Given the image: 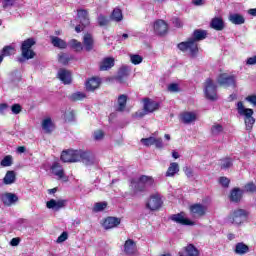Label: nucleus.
<instances>
[{
	"label": "nucleus",
	"mask_w": 256,
	"mask_h": 256,
	"mask_svg": "<svg viewBox=\"0 0 256 256\" xmlns=\"http://www.w3.org/2000/svg\"><path fill=\"white\" fill-rule=\"evenodd\" d=\"M138 179H139V180L144 184V186H146V187H151V185H153V183L155 182V181L153 180V177H151V176H145V175H143V176H140Z\"/></svg>",
	"instance_id": "41"
},
{
	"label": "nucleus",
	"mask_w": 256,
	"mask_h": 256,
	"mask_svg": "<svg viewBox=\"0 0 256 256\" xmlns=\"http://www.w3.org/2000/svg\"><path fill=\"white\" fill-rule=\"evenodd\" d=\"M112 21H116V23H120L123 21V12L119 8H115L111 14Z\"/></svg>",
	"instance_id": "38"
},
{
	"label": "nucleus",
	"mask_w": 256,
	"mask_h": 256,
	"mask_svg": "<svg viewBox=\"0 0 256 256\" xmlns=\"http://www.w3.org/2000/svg\"><path fill=\"white\" fill-rule=\"evenodd\" d=\"M51 44L58 49H67V42L57 36H50Z\"/></svg>",
	"instance_id": "28"
},
{
	"label": "nucleus",
	"mask_w": 256,
	"mask_h": 256,
	"mask_svg": "<svg viewBox=\"0 0 256 256\" xmlns=\"http://www.w3.org/2000/svg\"><path fill=\"white\" fill-rule=\"evenodd\" d=\"M1 199H2V203H4V205H7L8 207L13 205V203H17V201H19V198L17 197V195L13 193L3 194Z\"/></svg>",
	"instance_id": "23"
},
{
	"label": "nucleus",
	"mask_w": 256,
	"mask_h": 256,
	"mask_svg": "<svg viewBox=\"0 0 256 256\" xmlns=\"http://www.w3.org/2000/svg\"><path fill=\"white\" fill-rule=\"evenodd\" d=\"M217 82L222 87H233L235 86V76H231L228 74H220L217 78Z\"/></svg>",
	"instance_id": "13"
},
{
	"label": "nucleus",
	"mask_w": 256,
	"mask_h": 256,
	"mask_svg": "<svg viewBox=\"0 0 256 256\" xmlns=\"http://www.w3.org/2000/svg\"><path fill=\"white\" fill-rule=\"evenodd\" d=\"M113 67H115V58L113 57L104 58L99 65L100 71H109Z\"/></svg>",
	"instance_id": "21"
},
{
	"label": "nucleus",
	"mask_w": 256,
	"mask_h": 256,
	"mask_svg": "<svg viewBox=\"0 0 256 256\" xmlns=\"http://www.w3.org/2000/svg\"><path fill=\"white\" fill-rule=\"evenodd\" d=\"M161 205H163V200L159 194L150 196L148 202L146 203V207L147 209H150V211H157L158 209H161Z\"/></svg>",
	"instance_id": "10"
},
{
	"label": "nucleus",
	"mask_w": 256,
	"mask_h": 256,
	"mask_svg": "<svg viewBox=\"0 0 256 256\" xmlns=\"http://www.w3.org/2000/svg\"><path fill=\"white\" fill-rule=\"evenodd\" d=\"M63 119L66 123H71L75 121V111L71 108L65 110L63 114Z\"/></svg>",
	"instance_id": "37"
},
{
	"label": "nucleus",
	"mask_w": 256,
	"mask_h": 256,
	"mask_svg": "<svg viewBox=\"0 0 256 256\" xmlns=\"http://www.w3.org/2000/svg\"><path fill=\"white\" fill-rule=\"evenodd\" d=\"M171 221H174V223H178L179 225H188L193 226L195 225V222L187 218V215L185 212H180L178 214H173L170 217Z\"/></svg>",
	"instance_id": "11"
},
{
	"label": "nucleus",
	"mask_w": 256,
	"mask_h": 256,
	"mask_svg": "<svg viewBox=\"0 0 256 256\" xmlns=\"http://www.w3.org/2000/svg\"><path fill=\"white\" fill-rule=\"evenodd\" d=\"M241 197H243V190L240 188H234L230 194V201L234 203H239L241 201Z\"/></svg>",
	"instance_id": "31"
},
{
	"label": "nucleus",
	"mask_w": 256,
	"mask_h": 256,
	"mask_svg": "<svg viewBox=\"0 0 256 256\" xmlns=\"http://www.w3.org/2000/svg\"><path fill=\"white\" fill-rule=\"evenodd\" d=\"M15 5V0H3L2 7L3 9H8V7H13Z\"/></svg>",
	"instance_id": "57"
},
{
	"label": "nucleus",
	"mask_w": 256,
	"mask_h": 256,
	"mask_svg": "<svg viewBox=\"0 0 256 256\" xmlns=\"http://www.w3.org/2000/svg\"><path fill=\"white\" fill-rule=\"evenodd\" d=\"M17 181V174L13 170H9L6 172L3 183L4 185H13Z\"/></svg>",
	"instance_id": "26"
},
{
	"label": "nucleus",
	"mask_w": 256,
	"mask_h": 256,
	"mask_svg": "<svg viewBox=\"0 0 256 256\" xmlns=\"http://www.w3.org/2000/svg\"><path fill=\"white\" fill-rule=\"evenodd\" d=\"M110 19L109 16H106L105 14H99L97 17V23L99 27H107L109 25Z\"/></svg>",
	"instance_id": "39"
},
{
	"label": "nucleus",
	"mask_w": 256,
	"mask_h": 256,
	"mask_svg": "<svg viewBox=\"0 0 256 256\" xmlns=\"http://www.w3.org/2000/svg\"><path fill=\"white\" fill-rule=\"evenodd\" d=\"M0 165L2 167H11L13 165V157L11 155L5 156Z\"/></svg>",
	"instance_id": "45"
},
{
	"label": "nucleus",
	"mask_w": 256,
	"mask_h": 256,
	"mask_svg": "<svg viewBox=\"0 0 256 256\" xmlns=\"http://www.w3.org/2000/svg\"><path fill=\"white\" fill-rule=\"evenodd\" d=\"M78 19L82 27H87L91 23L89 21V12H87V10H78Z\"/></svg>",
	"instance_id": "25"
},
{
	"label": "nucleus",
	"mask_w": 256,
	"mask_h": 256,
	"mask_svg": "<svg viewBox=\"0 0 256 256\" xmlns=\"http://www.w3.org/2000/svg\"><path fill=\"white\" fill-rule=\"evenodd\" d=\"M212 135H220V133H223V126L220 124H214L211 128Z\"/></svg>",
	"instance_id": "50"
},
{
	"label": "nucleus",
	"mask_w": 256,
	"mask_h": 256,
	"mask_svg": "<svg viewBox=\"0 0 256 256\" xmlns=\"http://www.w3.org/2000/svg\"><path fill=\"white\" fill-rule=\"evenodd\" d=\"M245 101L256 107V95H249L245 98Z\"/></svg>",
	"instance_id": "58"
},
{
	"label": "nucleus",
	"mask_w": 256,
	"mask_h": 256,
	"mask_svg": "<svg viewBox=\"0 0 256 256\" xmlns=\"http://www.w3.org/2000/svg\"><path fill=\"white\" fill-rule=\"evenodd\" d=\"M229 21L233 23V25H243V23H245V18L240 14H231L229 16Z\"/></svg>",
	"instance_id": "34"
},
{
	"label": "nucleus",
	"mask_w": 256,
	"mask_h": 256,
	"mask_svg": "<svg viewBox=\"0 0 256 256\" xmlns=\"http://www.w3.org/2000/svg\"><path fill=\"white\" fill-rule=\"evenodd\" d=\"M177 173H179V164L177 162H172L165 173V177H173L174 175H177Z\"/></svg>",
	"instance_id": "30"
},
{
	"label": "nucleus",
	"mask_w": 256,
	"mask_h": 256,
	"mask_svg": "<svg viewBox=\"0 0 256 256\" xmlns=\"http://www.w3.org/2000/svg\"><path fill=\"white\" fill-rule=\"evenodd\" d=\"M70 60L71 58H69V55L65 53H61L58 55V61L59 63H62V65H67V63H69Z\"/></svg>",
	"instance_id": "51"
},
{
	"label": "nucleus",
	"mask_w": 256,
	"mask_h": 256,
	"mask_svg": "<svg viewBox=\"0 0 256 256\" xmlns=\"http://www.w3.org/2000/svg\"><path fill=\"white\" fill-rule=\"evenodd\" d=\"M123 253L126 256H135L139 253V249L137 248V242L133 239H128L125 241L123 245Z\"/></svg>",
	"instance_id": "7"
},
{
	"label": "nucleus",
	"mask_w": 256,
	"mask_h": 256,
	"mask_svg": "<svg viewBox=\"0 0 256 256\" xmlns=\"http://www.w3.org/2000/svg\"><path fill=\"white\" fill-rule=\"evenodd\" d=\"M69 235L67 232H63L58 238H57V243H64V241H67Z\"/></svg>",
	"instance_id": "61"
},
{
	"label": "nucleus",
	"mask_w": 256,
	"mask_h": 256,
	"mask_svg": "<svg viewBox=\"0 0 256 256\" xmlns=\"http://www.w3.org/2000/svg\"><path fill=\"white\" fill-rule=\"evenodd\" d=\"M247 211L243 209L234 210L232 214L229 217L230 223L232 225H242V223H245L247 221Z\"/></svg>",
	"instance_id": "4"
},
{
	"label": "nucleus",
	"mask_w": 256,
	"mask_h": 256,
	"mask_svg": "<svg viewBox=\"0 0 256 256\" xmlns=\"http://www.w3.org/2000/svg\"><path fill=\"white\" fill-rule=\"evenodd\" d=\"M246 65H256V55L246 60Z\"/></svg>",
	"instance_id": "63"
},
{
	"label": "nucleus",
	"mask_w": 256,
	"mask_h": 256,
	"mask_svg": "<svg viewBox=\"0 0 256 256\" xmlns=\"http://www.w3.org/2000/svg\"><path fill=\"white\" fill-rule=\"evenodd\" d=\"M245 191L249 193H255L256 191V185L253 182H249L244 186Z\"/></svg>",
	"instance_id": "52"
},
{
	"label": "nucleus",
	"mask_w": 256,
	"mask_h": 256,
	"mask_svg": "<svg viewBox=\"0 0 256 256\" xmlns=\"http://www.w3.org/2000/svg\"><path fill=\"white\" fill-rule=\"evenodd\" d=\"M203 39H207V31L201 29L194 30L191 38L178 44V49L183 53H190L191 57H197V53H199L197 42L203 41Z\"/></svg>",
	"instance_id": "1"
},
{
	"label": "nucleus",
	"mask_w": 256,
	"mask_h": 256,
	"mask_svg": "<svg viewBox=\"0 0 256 256\" xmlns=\"http://www.w3.org/2000/svg\"><path fill=\"white\" fill-rule=\"evenodd\" d=\"M58 79L64 83V85H69L71 84V72L65 69H60L58 71Z\"/></svg>",
	"instance_id": "24"
},
{
	"label": "nucleus",
	"mask_w": 256,
	"mask_h": 256,
	"mask_svg": "<svg viewBox=\"0 0 256 256\" xmlns=\"http://www.w3.org/2000/svg\"><path fill=\"white\" fill-rule=\"evenodd\" d=\"M78 161H81L88 167L97 163V159L93 153L83 150H79Z\"/></svg>",
	"instance_id": "6"
},
{
	"label": "nucleus",
	"mask_w": 256,
	"mask_h": 256,
	"mask_svg": "<svg viewBox=\"0 0 256 256\" xmlns=\"http://www.w3.org/2000/svg\"><path fill=\"white\" fill-rule=\"evenodd\" d=\"M219 183L222 185V187H229L230 180L227 177H220Z\"/></svg>",
	"instance_id": "60"
},
{
	"label": "nucleus",
	"mask_w": 256,
	"mask_h": 256,
	"mask_svg": "<svg viewBox=\"0 0 256 256\" xmlns=\"http://www.w3.org/2000/svg\"><path fill=\"white\" fill-rule=\"evenodd\" d=\"M180 119L185 125H191V123H195L197 121V112L185 111L181 113Z\"/></svg>",
	"instance_id": "15"
},
{
	"label": "nucleus",
	"mask_w": 256,
	"mask_h": 256,
	"mask_svg": "<svg viewBox=\"0 0 256 256\" xmlns=\"http://www.w3.org/2000/svg\"><path fill=\"white\" fill-rule=\"evenodd\" d=\"M235 253L237 255H245V253H249V246L243 242H240L236 244Z\"/></svg>",
	"instance_id": "36"
},
{
	"label": "nucleus",
	"mask_w": 256,
	"mask_h": 256,
	"mask_svg": "<svg viewBox=\"0 0 256 256\" xmlns=\"http://www.w3.org/2000/svg\"><path fill=\"white\" fill-rule=\"evenodd\" d=\"M51 173L52 175H55L58 181H63V183H67L69 181V176L65 174V170L63 169V166H61L57 162H55L51 166Z\"/></svg>",
	"instance_id": "5"
},
{
	"label": "nucleus",
	"mask_w": 256,
	"mask_h": 256,
	"mask_svg": "<svg viewBox=\"0 0 256 256\" xmlns=\"http://www.w3.org/2000/svg\"><path fill=\"white\" fill-rule=\"evenodd\" d=\"M105 137V133L103 130H96L94 132V139L95 141H102V139Z\"/></svg>",
	"instance_id": "54"
},
{
	"label": "nucleus",
	"mask_w": 256,
	"mask_h": 256,
	"mask_svg": "<svg viewBox=\"0 0 256 256\" xmlns=\"http://www.w3.org/2000/svg\"><path fill=\"white\" fill-rule=\"evenodd\" d=\"M145 115H149V112L147 110H145V108H143V110H138L134 117H136L137 119H143V117H145Z\"/></svg>",
	"instance_id": "55"
},
{
	"label": "nucleus",
	"mask_w": 256,
	"mask_h": 256,
	"mask_svg": "<svg viewBox=\"0 0 256 256\" xmlns=\"http://www.w3.org/2000/svg\"><path fill=\"white\" fill-rule=\"evenodd\" d=\"M121 220L116 217H108L103 222L104 229H115L118 225H120Z\"/></svg>",
	"instance_id": "22"
},
{
	"label": "nucleus",
	"mask_w": 256,
	"mask_h": 256,
	"mask_svg": "<svg viewBox=\"0 0 256 256\" xmlns=\"http://www.w3.org/2000/svg\"><path fill=\"white\" fill-rule=\"evenodd\" d=\"M42 131L46 134L53 133L55 131V124L53 123V120L51 117H46L42 120L41 123Z\"/></svg>",
	"instance_id": "20"
},
{
	"label": "nucleus",
	"mask_w": 256,
	"mask_h": 256,
	"mask_svg": "<svg viewBox=\"0 0 256 256\" xmlns=\"http://www.w3.org/2000/svg\"><path fill=\"white\" fill-rule=\"evenodd\" d=\"M87 95L83 92H75L72 95H70L71 101H83Z\"/></svg>",
	"instance_id": "44"
},
{
	"label": "nucleus",
	"mask_w": 256,
	"mask_h": 256,
	"mask_svg": "<svg viewBox=\"0 0 256 256\" xmlns=\"http://www.w3.org/2000/svg\"><path fill=\"white\" fill-rule=\"evenodd\" d=\"M107 208V202H97L94 205L93 211L95 213H99L101 211H104Z\"/></svg>",
	"instance_id": "46"
},
{
	"label": "nucleus",
	"mask_w": 256,
	"mask_h": 256,
	"mask_svg": "<svg viewBox=\"0 0 256 256\" xmlns=\"http://www.w3.org/2000/svg\"><path fill=\"white\" fill-rule=\"evenodd\" d=\"M159 107H161V104L159 102L151 99V98H145L143 100V109L149 113H155V111H159Z\"/></svg>",
	"instance_id": "12"
},
{
	"label": "nucleus",
	"mask_w": 256,
	"mask_h": 256,
	"mask_svg": "<svg viewBox=\"0 0 256 256\" xmlns=\"http://www.w3.org/2000/svg\"><path fill=\"white\" fill-rule=\"evenodd\" d=\"M67 205V200H55L51 199L46 203L47 209H53V211H59V209H63Z\"/></svg>",
	"instance_id": "19"
},
{
	"label": "nucleus",
	"mask_w": 256,
	"mask_h": 256,
	"mask_svg": "<svg viewBox=\"0 0 256 256\" xmlns=\"http://www.w3.org/2000/svg\"><path fill=\"white\" fill-rule=\"evenodd\" d=\"M93 36L91 34L84 35L83 38V44L86 49V51H92L93 50Z\"/></svg>",
	"instance_id": "32"
},
{
	"label": "nucleus",
	"mask_w": 256,
	"mask_h": 256,
	"mask_svg": "<svg viewBox=\"0 0 256 256\" xmlns=\"http://www.w3.org/2000/svg\"><path fill=\"white\" fill-rule=\"evenodd\" d=\"M118 107L116 108V111L123 112L125 111V107H127V95L122 94L118 97Z\"/></svg>",
	"instance_id": "33"
},
{
	"label": "nucleus",
	"mask_w": 256,
	"mask_h": 256,
	"mask_svg": "<svg viewBox=\"0 0 256 256\" xmlns=\"http://www.w3.org/2000/svg\"><path fill=\"white\" fill-rule=\"evenodd\" d=\"M211 27L212 29H215V31H223L225 24H223V20L221 18H214L211 21Z\"/></svg>",
	"instance_id": "35"
},
{
	"label": "nucleus",
	"mask_w": 256,
	"mask_h": 256,
	"mask_svg": "<svg viewBox=\"0 0 256 256\" xmlns=\"http://www.w3.org/2000/svg\"><path fill=\"white\" fill-rule=\"evenodd\" d=\"M8 107L9 106L5 103L0 104V115H3L5 113V111H7Z\"/></svg>",
	"instance_id": "64"
},
{
	"label": "nucleus",
	"mask_w": 256,
	"mask_h": 256,
	"mask_svg": "<svg viewBox=\"0 0 256 256\" xmlns=\"http://www.w3.org/2000/svg\"><path fill=\"white\" fill-rule=\"evenodd\" d=\"M1 54L2 57H9V55H14L15 48H13L12 46H6L2 49Z\"/></svg>",
	"instance_id": "43"
},
{
	"label": "nucleus",
	"mask_w": 256,
	"mask_h": 256,
	"mask_svg": "<svg viewBox=\"0 0 256 256\" xmlns=\"http://www.w3.org/2000/svg\"><path fill=\"white\" fill-rule=\"evenodd\" d=\"M179 255L180 256H199L201 255V253L199 252V249L195 247V245L188 244L179 252Z\"/></svg>",
	"instance_id": "17"
},
{
	"label": "nucleus",
	"mask_w": 256,
	"mask_h": 256,
	"mask_svg": "<svg viewBox=\"0 0 256 256\" xmlns=\"http://www.w3.org/2000/svg\"><path fill=\"white\" fill-rule=\"evenodd\" d=\"M244 123L246 125V130L251 131L253 129V125H255V119L253 116H250L247 119H244Z\"/></svg>",
	"instance_id": "48"
},
{
	"label": "nucleus",
	"mask_w": 256,
	"mask_h": 256,
	"mask_svg": "<svg viewBox=\"0 0 256 256\" xmlns=\"http://www.w3.org/2000/svg\"><path fill=\"white\" fill-rule=\"evenodd\" d=\"M130 61L133 65H139L140 63H143V57L138 54H133L130 55Z\"/></svg>",
	"instance_id": "49"
},
{
	"label": "nucleus",
	"mask_w": 256,
	"mask_h": 256,
	"mask_svg": "<svg viewBox=\"0 0 256 256\" xmlns=\"http://www.w3.org/2000/svg\"><path fill=\"white\" fill-rule=\"evenodd\" d=\"M140 141L145 147H151V145H155V137L153 136L142 138Z\"/></svg>",
	"instance_id": "47"
},
{
	"label": "nucleus",
	"mask_w": 256,
	"mask_h": 256,
	"mask_svg": "<svg viewBox=\"0 0 256 256\" xmlns=\"http://www.w3.org/2000/svg\"><path fill=\"white\" fill-rule=\"evenodd\" d=\"M153 29L156 35H165L169 29V26L164 20H156L153 24Z\"/></svg>",
	"instance_id": "14"
},
{
	"label": "nucleus",
	"mask_w": 256,
	"mask_h": 256,
	"mask_svg": "<svg viewBox=\"0 0 256 256\" xmlns=\"http://www.w3.org/2000/svg\"><path fill=\"white\" fill-rule=\"evenodd\" d=\"M204 94L206 99H209L210 101H217L218 99L217 85L211 78L206 79L204 83Z\"/></svg>",
	"instance_id": "2"
},
{
	"label": "nucleus",
	"mask_w": 256,
	"mask_h": 256,
	"mask_svg": "<svg viewBox=\"0 0 256 256\" xmlns=\"http://www.w3.org/2000/svg\"><path fill=\"white\" fill-rule=\"evenodd\" d=\"M130 187L135 194L143 193V191H146L147 189V186H145V184L139 178H133L130 181Z\"/></svg>",
	"instance_id": "16"
},
{
	"label": "nucleus",
	"mask_w": 256,
	"mask_h": 256,
	"mask_svg": "<svg viewBox=\"0 0 256 256\" xmlns=\"http://www.w3.org/2000/svg\"><path fill=\"white\" fill-rule=\"evenodd\" d=\"M61 160L64 163L79 162V150H65L61 154Z\"/></svg>",
	"instance_id": "9"
},
{
	"label": "nucleus",
	"mask_w": 256,
	"mask_h": 256,
	"mask_svg": "<svg viewBox=\"0 0 256 256\" xmlns=\"http://www.w3.org/2000/svg\"><path fill=\"white\" fill-rule=\"evenodd\" d=\"M33 45H35V39L33 38H28L22 42L21 51H22V57L24 59L29 60L35 57V52L33 51V49H31Z\"/></svg>",
	"instance_id": "3"
},
{
	"label": "nucleus",
	"mask_w": 256,
	"mask_h": 256,
	"mask_svg": "<svg viewBox=\"0 0 256 256\" xmlns=\"http://www.w3.org/2000/svg\"><path fill=\"white\" fill-rule=\"evenodd\" d=\"M238 114H240L241 117H244V119H249V117H253V109L251 108H245V105L241 101H239L236 105Z\"/></svg>",
	"instance_id": "18"
},
{
	"label": "nucleus",
	"mask_w": 256,
	"mask_h": 256,
	"mask_svg": "<svg viewBox=\"0 0 256 256\" xmlns=\"http://www.w3.org/2000/svg\"><path fill=\"white\" fill-rule=\"evenodd\" d=\"M68 44L74 51H83V44L75 39L70 40Z\"/></svg>",
	"instance_id": "40"
},
{
	"label": "nucleus",
	"mask_w": 256,
	"mask_h": 256,
	"mask_svg": "<svg viewBox=\"0 0 256 256\" xmlns=\"http://www.w3.org/2000/svg\"><path fill=\"white\" fill-rule=\"evenodd\" d=\"M129 67L128 66H122L117 75V81L119 83H125V80L129 77Z\"/></svg>",
	"instance_id": "27"
},
{
	"label": "nucleus",
	"mask_w": 256,
	"mask_h": 256,
	"mask_svg": "<svg viewBox=\"0 0 256 256\" xmlns=\"http://www.w3.org/2000/svg\"><path fill=\"white\" fill-rule=\"evenodd\" d=\"M168 91H170V93H179V91H181V88H179V84L172 83L168 85Z\"/></svg>",
	"instance_id": "53"
},
{
	"label": "nucleus",
	"mask_w": 256,
	"mask_h": 256,
	"mask_svg": "<svg viewBox=\"0 0 256 256\" xmlns=\"http://www.w3.org/2000/svg\"><path fill=\"white\" fill-rule=\"evenodd\" d=\"M232 166H233V160H231L230 158H224L220 160L221 169H229Z\"/></svg>",
	"instance_id": "42"
},
{
	"label": "nucleus",
	"mask_w": 256,
	"mask_h": 256,
	"mask_svg": "<svg viewBox=\"0 0 256 256\" xmlns=\"http://www.w3.org/2000/svg\"><path fill=\"white\" fill-rule=\"evenodd\" d=\"M189 211L193 219H201L207 213V206L202 204H193L189 207Z\"/></svg>",
	"instance_id": "8"
},
{
	"label": "nucleus",
	"mask_w": 256,
	"mask_h": 256,
	"mask_svg": "<svg viewBox=\"0 0 256 256\" xmlns=\"http://www.w3.org/2000/svg\"><path fill=\"white\" fill-rule=\"evenodd\" d=\"M99 85H101V79L91 78L86 82V89L87 91H95V89H98Z\"/></svg>",
	"instance_id": "29"
},
{
	"label": "nucleus",
	"mask_w": 256,
	"mask_h": 256,
	"mask_svg": "<svg viewBox=\"0 0 256 256\" xmlns=\"http://www.w3.org/2000/svg\"><path fill=\"white\" fill-rule=\"evenodd\" d=\"M154 145L156 149H163V147L167 146V144L163 143V139L155 138Z\"/></svg>",
	"instance_id": "56"
},
{
	"label": "nucleus",
	"mask_w": 256,
	"mask_h": 256,
	"mask_svg": "<svg viewBox=\"0 0 256 256\" xmlns=\"http://www.w3.org/2000/svg\"><path fill=\"white\" fill-rule=\"evenodd\" d=\"M172 23L174 27H183V22L179 18H172Z\"/></svg>",
	"instance_id": "62"
},
{
	"label": "nucleus",
	"mask_w": 256,
	"mask_h": 256,
	"mask_svg": "<svg viewBox=\"0 0 256 256\" xmlns=\"http://www.w3.org/2000/svg\"><path fill=\"white\" fill-rule=\"evenodd\" d=\"M11 111L14 115H19V113H21V105L19 104L12 105Z\"/></svg>",
	"instance_id": "59"
}]
</instances>
